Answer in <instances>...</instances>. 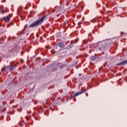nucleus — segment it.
Instances as JSON below:
<instances>
[{
    "label": "nucleus",
    "mask_w": 127,
    "mask_h": 127,
    "mask_svg": "<svg viewBox=\"0 0 127 127\" xmlns=\"http://www.w3.org/2000/svg\"><path fill=\"white\" fill-rule=\"evenodd\" d=\"M87 91H88V89L83 90L84 93H85V92H87Z\"/></svg>",
    "instance_id": "nucleus-10"
},
{
    "label": "nucleus",
    "mask_w": 127,
    "mask_h": 127,
    "mask_svg": "<svg viewBox=\"0 0 127 127\" xmlns=\"http://www.w3.org/2000/svg\"><path fill=\"white\" fill-rule=\"evenodd\" d=\"M1 13V14H3V13L2 12V10L0 9V13Z\"/></svg>",
    "instance_id": "nucleus-8"
},
{
    "label": "nucleus",
    "mask_w": 127,
    "mask_h": 127,
    "mask_svg": "<svg viewBox=\"0 0 127 127\" xmlns=\"http://www.w3.org/2000/svg\"><path fill=\"white\" fill-rule=\"evenodd\" d=\"M84 93V90L81 89L80 91H78L76 93H75L73 95V97H77V96H79V95H81Z\"/></svg>",
    "instance_id": "nucleus-2"
},
{
    "label": "nucleus",
    "mask_w": 127,
    "mask_h": 127,
    "mask_svg": "<svg viewBox=\"0 0 127 127\" xmlns=\"http://www.w3.org/2000/svg\"><path fill=\"white\" fill-rule=\"evenodd\" d=\"M13 68H14V66H11V67H9V70L10 71H12V70H13Z\"/></svg>",
    "instance_id": "nucleus-6"
},
{
    "label": "nucleus",
    "mask_w": 127,
    "mask_h": 127,
    "mask_svg": "<svg viewBox=\"0 0 127 127\" xmlns=\"http://www.w3.org/2000/svg\"><path fill=\"white\" fill-rule=\"evenodd\" d=\"M4 21H9V17H4Z\"/></svg>",
    "instance_id": "nucleus-4"
},
{
    "label": "nucleus",
    "mask_w": 127,
    "mask_h": 127,
    "mask_svg": "<svg viewBox=\"0 0 127 127\" xmlns=\"http://www.w3.org/2000/svg\"><path fill=\"white\" fill-rule=\"evenodd\" d=\"M85 95H86V97H88V93H85Z\"/></svg>",
    "instance_id": "nucleus-12"
},
{
    "label": "nucleus",
    "mask_w": 127,
    "mask_h": 127,
    "mask_svg": "<svg viewBox=\"0 0 127 127\" xmlns=\"http://www.w3.org/2000/svg\"><path fill=\"white\" fill-rule=\"evenodd\" d=\"M126 64H127V60L117 64V66H122V65H126Z\"/></svg>",
    "instance_id": "nucleus-3"
},
{
    "label": "nucleus",
    "mask_w": 127,
    "mask_h": 127,
    "mask_svg": "<svg viewBox=\"0 0 127 127\" xmlns=\"http://www.w3.org/2000/svg\"><path fill=\"white\" fill-rule=\"evenodd\" d=\"M95 59H96V58L92 56V57H91V60H92V61L95 60Z\"/></svg>",
    "instance_id": "nucleus-7"
},
{
    "label": "nucleus",
    "mask_w": 127,
    "mask_h": 127,
    "mask_svg": "<svg viewBox=\"0 0 127 127\" xmlns=\"http://www.w3.org/2000/svg\"><path fill=\"white\" fill-rule=\"evenodd\" d=\"M44 19H45V16L42 17L41 18L38 19L35 22H33L29 26V27H35L36 26H39V25H41V24H42V23L44 21Z\"/></svg>",
    "instance_id": "nucleus-1"
},
{
    "label": "nucleus",
    "mask_w": 127,
    "mask_h": 127,
    "mask_svg": "<svg viewBox=\"0 0 127 127\" xmlns=\"http://www.w3.org/2000/svg\"><path fill=\"white\" fill-rule=\"evenodd\" d=\"M75 96H74V95L72 96H71L70 99H73V98H75Z\"/></svg>",
    "instance_id": "nucleus-11"
},
{
    "label": "nucleus",
    "mask_w": 127,
    "mask_h": 127,
    "mask_svg": "<svg viewBox=\"0 0 127 127\" xmlns=\"http://www.w3.org/2000/svg\"><path fill=\"white\" fill-rule=\"evenodd\" d=\"M66 24H67V22H64V25H66Z\"/></svg>",
    "instance_id": "nucleus-9"
},
{
    "label": "nucleus",
    "mask_w": 127,
    "mask_h": 127,
    "mask_svg": "<svg viewBox=\"0 0 127 127\" xmlns=\"http://www.w3.org/2000/svg\"><path fill=\"white\" fill-rule=\"evenodd\" d=\"M59 46H60V47H63L64 46V44L63 42H60L59 43Z\"/></svg>",
    "instance_id": "nucleus-5"
}]
</instances>
